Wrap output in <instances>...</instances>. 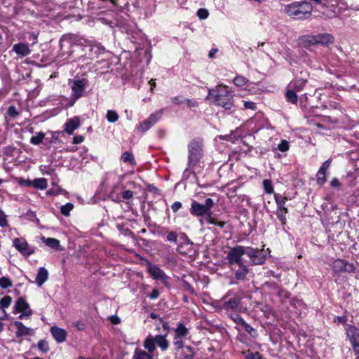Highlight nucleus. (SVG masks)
<instances>
[{
    "mask_svg": "<svg viewBox=\"0 0 359 359\" xmlns=\"http://www.w3.org/2000/svg\"><path fill=\"white\" fill-rule=\"evenodd\" d=\"M18 183L20 185H25L27 187L32 186V181H30L29 180H23L22 178L18 179Z\"/></svg>",
    "mask_w": 359,
    "mask_h": 359,
    "instance_id": "obj_57",
    "label": "nucleus"
},
{
    "mask_svg": "<svg viewBox=\"0 0 359 359\" xmlns=\"http://www.w3.org/2000/svg\"><path fill=\"white\" fill-rule=\"evenodd\" d=\"M245 359H265L258 352H251L250 351H247L243 353Z\"/></svg>",
    "mask_w": 359,
    "mask_h": 359,
    "instance_id": "obj_36",
    "label": "nucleus"
},
{
    "mask_svg": "<svg viewBox=\"0 0 359 359\" xmlns=\"http://www.w3.org/2000/svg\"><path fill=\"white\" fill-rule=\"evenodd\" d=\"M13 246L25 257H29L35 252V248L30 246L22 238H15Z\"/></svg>",
    "mask_w": 359,
    "mask_h": 359,
    "instance_id": "obj_7",
    "label": "nucleus"
},
{
    "mask_svg": "<svg viewBox=\"0 0 359 359\" xmlns=\"http://www.w3.org/2000/svg\"><path fill=\"white\" fill-rule=\"evenodd\" d=\"M13 50L20 57H25L30 54L31 50L29 45L27 43H19L15 44L13 47Z\"/></svg>",
    "mask_w": 359,
    "mask_h": 359,
    "instance_id": "obj_20",
    "label": "nucleus"
},
{
    "mask_svg": "<svg viewBox=\"0 0 359 359\" xmlns=\"http://www.w3.org/2000/svg\"><path fill=\"white\" fill-rule=\"evenodd\" d=\"M214 205L215 202L210 198H206L204 204H201L196 201L193 200L190 208V213L196 217L204 215L208 217V215H212L211 209Z\"/></svg>",
    "mask_w": 359,
    "mask_h": 359,
    "instance_id": "obj_5",
    "label": "nucleus"
},
{
    "mask_svg": "<svg viewBox=\"0 0 359 359\" xmlns=\"http://www.w3.org/2000/svg\"><path fill=\"white\" fill-rule=\"evenodd\" d=\"M163 110L151 114L148 118L140 123L137 126V130L142 133L147 131L161 118Z\"/></svg>",
    "mask_w": 359,
    "mask_h": 359,
    "instance_id": "obj_8",
    "label": "nucleus"
},
{
    "mask_svg": "<svg viewBox=\"0 0 359 359\" xmlns=\"http://www.w3.org/2000/svg\"><path fill=\"white\" fill-rule=\"evenodd\" d=\"M306 83V80L299 79L292 81L289 85L288 88H292L297 92L302 90Z\"/></svg>",
    "mask_w": 359,
    "mask_h": 359,
    "instance_id": "obj_23",
    "label": "nucleus"
},
{
    "mask_svg": "<svg viewBox=\"0 0 359 359\" xmlns=\"http://www.w3.org/2000/svg\"><path fill=\"white\" fill-rule=\"evenodd\" d=\"M133 197V192L130 190L124 191L122 194V198L125 200L130 199Z\"/></svg>",
    "mask_w": 359,
    "mask_h": 359,
    "instance_id": "obj_55",
    "label": "nucleus"
},
{
    "mask_svg": "<svg viewBox=\"0 0 359 359\" xmlns=\"http://www.w3.org/2000/svg\"><path fill=\"white\" fill-rule=\"evenodd\" d=\"M189 156H188V168L193 169L196 167L203 156V144L199 140H193L190 142L188 147Z\"/></svg>",
    "mask_w": 359,
    "mask_h": 359,
    "instance_id": "obj_3",
    "label": "nucleus"
},
{
    "mask_svg": "<svg viewBox=\"0 0 359 359\" xmlns=\"http://www.w3.org/2000/svg\"><path fill=\"white\" fill-rule=\"evenodd\" d=\"M121 160L124 163H129L131 165L135 164V160L132 153L126 151L121 157Z\"/></svg>",
    "mask_w": 359,
    "mask_h": 359,
    "instance_id": "obj_33",
    "label": "nucleus"
},
{
    "mask_svg": "<svg viewBox=\"0 0 359 359\" xmlns=\"http://www.w3.org/2000/svg\"><path fill=\"white\" fill-rule=\"evenodd\" d=\"M245 255V247L237 245L230 248L226 254V259L228 263L231 266L241 264L243 262L242 256Z\"/></svg>",
    "mask_w": 359,
    "mask_h": 359,
    "instance_id": "obj_6",
    "label": "nucleus"
},
{
    "mask_svg": "<svg viewBox=\"0 0 359 359\" xmlns=\"http://www.w3.org/2000/svg\"><path fill=\"white\" fill-rule=\"evenodd\" d=\"M188 334L189 330L185 327V325L182 323H178L177 327L175 330V337L184 338L187 337Z\"/></svg>",
    "mask_w": 359,
    "mask_h": 359,
    "instance_id": "obj_25",
    "label": "nucleus"
},
{
    "mask_svg": "<svg viewBox=\"0 0 359 359\" xmlns=\"http://www.w3.org/2000/svg\"><path fill=\"white\" fill-rule=\"evenodd\" d=\"M174 346L177 350L180 349L183 347V338L174 337Z\"/></svg>",
    "mask_w": 359,
    "mask_h": 359,
    "instance_id": "obj_49",
    "label": "nucleus"
},
{
    "mask_svg": "<svg viewBox=\"0 0 359 359\" xmlns=\"http://www.w3.org/2000/svg\"><path fill=\"white\" fill-rule=\"evenodd\" d=\"M110 320H111V323L114 325H117V324H119L121 323V320L118 317L116 316H112L111 318H110Z\"/></svg>",
    "mask_w": 359,
    "mask_h": 359,
    "instance_id": "obj_64",
    "label": "nucleus"
},
{
    "mask_svg": "<svg viewBox=\"0 0 359 359\" xmlns=\"http://www.w3.org/2000/svg\"><path fill=\"white\" fill-rule=\"evenodd\" d=\"M346 330L347 337H348L354 351L355 353H358V347L359 346L358 341V338L359 337L358 330L353 326L347 325L346 327Z\"/></svg>",
    "mask_w": 359,
    "mask_h": 359,
    "instance_id": "obj_13",
    "label": "nucleus"
},
{
    "mask_svg": "<svg viewBox=\"0 0 359 359\" xmlns=\"http://www.w3.org/2000/svg\"><path fill=\"white\" fill-rule=\"evenodd\" d=\"M37 346L40 351L43 353H47L49 351L48 344L45 340L39 341Z\"/></svg>",
    "mask_w": 359,
    "mask_h": 359,
    "instance_id": "obj_41",
    "label": "nucleus"
},
{
    "mask_svg": "<svg viewBox=\"0 0 359 359\" xmlns=\"http://www.w3.org/2000/svg\"><path fill=\"white\" fill-rule=\"evenodd\" d=\"M144 347L149 353H152L156 349V343L154 337L148 336L144 341Z\"/></svg>",
    "mask_w": 359,
    "mask_h": 359,
    "instance_id": "obj_26",
    "label": "nucleus"
},
{
    "mask_svg": "<svg viewBox=\"0 0 359 359\" xmlns=\"http://www.w3.org/2000/svg\"><path fill=\"white\" fill-rule=\"evenodd\" d=\"M159 296V292L156 289H154L151 294H149V297L152 299H156Z\"/></svg>",
    "mask_w": 359,
    "mask_h": 359,
    "instance_id": "obj_62",
    "label": "nucleus"
},
{
    "mask_svg": "<svg viewBox=\"0 0 359 359\" xmlns=\"http://www.w3.org/2000/svg\"><path fill=\"white\" fill-rule=\"evenodd\" d=\"M14 325L17 328L16 336L18 337L32 335L34 334V330L32 329L25 326L20 321H15Z\"/></svg>",
    "mask_w": 359,
    "mask_h": 359,
    "instance_id": "obj_19",
    "label": "nucleus"
},
{
    "mask_svg": "<svg viewBox=\"0 0 359 359\" xmlns=\"http://www.w3.org/2000/svg\"><path fill=\"white\" fill-rule=\"evenodd\" d=\"M79 40L77 39V37L75 36L71 35H65L63 36L60 41V46L61 50L65 51V48L70 47L72 45H76L77 41Z\"/></svg>",
    "mask_w": 359,
    "mask_h": 359,
    "instance_id": "obj_17",
    "label": "nucleus"
},
{
    "mask_svg": "<svg viewBox=\"0 0 359 359\" xmlns=\"http://www.w3.org/2000/svg\"><path fill=\"white\" fill-rule=\"evenodd\" d=\"M14 312H25L27 318L30 317L33 313L32 310L29 308V304L23 297L18 298L15 302Z\"/></svg>",
    "mask_w": 359,
    "mask_h": 359,
    "instance_id": "obj_14",
    "label": "nucleus"
},
{
    "mask_svg": "<svg viewBox=\"0 0 359 359\" xmlns=\"http://www.w3.org/2000/svg\"><path fill=\"white\" fill-rule=\"evenodd\" d=\"M240 303V300L237 297L231 298L226 300V297H224L222 300V309L225 310H234L237 309Z\"/></svg>",
    "mask_w": 359,
    "mask_h": 359,
    "instance_id": "obj_21",
    "label": "nucleus"
},
{
    "mask_svg": "<svg viewBox=\"0 0 359 359\" xmlns=\"http://www.w3.org/2000/svg\"><path fill=\"white\" fill-rule=\"evenodd\" d=\"M231 269L235 272V277L239 280H243L249 272L248 268L244 263L233 266Z\"/></svg>",
    "mask_w": 359,
    "mask_h": 359,
    "instance_id": "obj_16",
    "label": "nucleus"
},
{
    "mask_svg": "<svg viewBox=\"0 0 359 359\" xmlns=\"http://www.w3.org/2000/svg\"><path fill=\"white\" fill-rule=\"evenodd\" d=\"M72 326L76 327L79 330H83L86 327L85 323L81 320H77L73 323Z\"/></svg>",
    "mask_w": 359,
    "mask_h": 359,
    "instance_id": "obj_52",
    "label": "nucleus"
},
{
    "mask_svg": "<svg viewBox=\"0 0 359 359\" xmlns=\"http://www.w3.org/2000/svg\"><path fill=\"white\" fill-rule=\"evenodd\" d=\"M80 126V120L78 117L69 118L65 123V131L69 135H72L75 130Z\"/></svg>",
    "mask_w": 359,
    "mask_h": 359,
    "instance_id": "obj_18",
    "label": "nucleus"
},
{
    "mask_svg": "<svg viewBox=\"0 0 359 359\" xmlns=\"http://www.w3.org/2000/svg\"><path fill=\"white\" fill-rule=\"evenodd\" d=\"M45 244L53 248V249H55V250H57L58 248H59V245H60V241L56 239V238H43Z\"/></svg>",
    "mask_w": 359,
    "mask_h": 359,
    "instance_id": "obj_29",
    "label": "nucleus"
},
{
    "mask_svg": "<svg viewBox=\"0 0 359 359\" xmlns=\"http://www.w3.org/2000/svg\"><path fill=\"white\" fill-rule=\"evenodd\" d=\"M147 267L149 273L154 279L160 280L163 283L167 281L168 278V276L158 266L152 264L151 262H148Z\"/></svg>",
    "mask_w": 359,
    "mask_h": 359,
    "instance_id": "obj_10",
    "label": "nucleus"
},
{
    "mask_svg": "<svg viewBox=\"0 0 359 359\" xmlns=\"http://www.w3.org/2000/svg\"><path fill=\"white\" fill-rule=\"evenodd\" d=\"M297 91L292 88H288L286 92V98L287 100L292 104H296L297 102V95L296 93Z\"/></svg>",
    "mask_w": 359,
    "mask_h": 359,
    "instance_id": "obj_30",
    "label": "nucleus"
},
{
    "mask_svg": "<svg viewBox=\"0 0 359 359\" xmlns=\"http://www.w3.org/2000/svg\"><path fill=\"white\" fill-rule=\"evenodd\" d=\"M330 163H331V161L330 160H327L326 161H325L323 165H321V167L320 168V170H324L326 172V170L328 169V168L330 167Z\"/></svg>",
    "mask_w": 359,
    "mask_h": 359,
    "instance_id": "obj_61",
    "label": "nucleus"
},
{
    "mask_svg": "<svg viewBox=\"0 0 359 359\" xmlns=\"http://www.w3.org/2000/svg\"><path fill=\"white\" fill-rule=\"evenodd\" d=\"M243 105H244L245 109H252V110H255L256 109V104L253 102L244 101L243 102Z\"/></svg>",
    "mask_w": 359,
    "mask_h": 359,
    "instance_id": "obj_53",
    "label": "nucleus"
},
{
    "mask_svg": "<svg viewBox=\"0 0 359 359\" xmlns=\"http://www.w3.org/2000/svg\"><path fill=\"white\" fill-rule=\"evenodd\" d=\"M330 185H331L332 187L339 188L341 184H340V183H339V180H338L337 178H334V179H332V180L331 181V182H330Z\"/></svg>",
    "mask_w": 359,
    "mask_h": 359,
    "instance_id": "obj_63",
    "label": "nucleus"
},
{
    "mask_svg": "<svg viewBox=\"0 0 359 359\" xmlns=\"http://www.w3.org/2000/svg\"><path fill=\"white\" fill-rule=\"evenodd\" d=\"M181 207H182V203H181V202L176 201V202H175V203L172 205L171 208H172V211H173L174 212H177V211H178V210H179V209H180V208H181Z\"/></svg>",
    "mask_w": 359,
    "mask_h": 359,
    "instance_id": "obj_59",
    "label": "nucleus"
},
{
    "mask_svg": "<svg viewBox=\"0 0 359 359\" xmlns=\"http://www.w3.org/2000/svg\"><path fill=\"white\" fill-rule=\"evenodd\" d=\"M206 220H207L208 223L214 224V225H217V226H219L220 228H223L225 225L224 222L218 221L216 218L212 217V215H208V217H206Z\"/></svg>",
    "mask_w": 359,
    "mask_h": 359,
    "instance_id": "obj_37",
    "label": "nucleus"
},
{
    "mask_svg": "<svg viewBox=\"0 0 359 359\" xmlns=\"http://www.w3.org/2000/svg\"><path fill=\"white\" fill-rule=\"evenodd\" d=\"M313 6L307 1H296L285 6V12L294 20H306L310 18Z\"/></svg>",
    "mask_w": 359,
    "mask_h": 359,
    "instance_id": "obj_2",
    "label": "nucleus"
},
{
    "mask_svg": "<svg viewBox=\"0 0 359 359\" xmlns=\"http://www.w3.org/2000/svg\"><path fill=\"white\" fill-rule=\"evenodd\" d=\"M263 187L265 193L271 194L273 192V187L271 181L269 180H264L263 181Z\"/></svg>",
    "mask_w": 359,
    "mask_h": 359,
    "instance_id": "obj_39",
    "label": "nucleus"
},
{
    "mask_svg": "<svg viewBox=\"0 0 359 359\" xmlns=\"http://www.w3.org/2000/svg\"><path fill=\"white\" fill-rule=\"evenodd\" d=\"M332 267L336 273H341L344 272H352L353 271V265L347 262L344 259H336L332 263Z\"/></svg>",
    "mask_w": 359,
    "mask_h": 359,
    "instance_id": "obj_11",
    "label": "nucleus"
},
{
    "mask_svg": "<svg viewBox=\"0 0 359 359\" xmlns=\"http://www.w3.org/2000/svg\"><path fill=\"white\" fill-rule=\"evenodd\" d=\"M316 38L318 44L328 45L334 41V37L330 34H320Z\"/></svg>",
    "mask_w": 359,
    "mask_h": 359,
    "instance_id": "obj_24",
    "label": "nucleus"
},
{
    "mask_svg": "<svg viewBox=\"0 0 359 359\" xmlns=\"http://www.w3.org/2000/svg\"><path fill=\"white\" fill-rule=\"evenodd\" d=\"M72 93L70 95V104L72 106L76 101L84 96L86 89L88 85V81L86 79H74L69 81Z\"/></svg>",
    "mask_w": 359,
    "mask_h": 359,
    "instance_id": "obj_4",
    "label": "nucleus"
},
{
    "mask_svg": "<svg viewBox=\"0 0 359 359\" xmlns=\"http://www.w3.org/2000/svg\"><path fill=\"white\" fill-rule=\"evenodd\" d=\"M274 198L277 204V208H285V205L287 200V197H282L280 194H276Z\"/></svg>",
    "mask_w": 359,
    "mask_h": 359,
    "instance_id": "obj_35",
    "label": "nucleus"
},
{
    "mask_svg": "<svg viewBox=\"0 0 359 359\" xmlns=\"http://www.w3.org/2000/svg\"><path fill=\"white\" fill-rule=\"evenodd\" d=\"M238 199L241 202L245 201L248 205H250V198L248 196L245 195L238 196Z\"/></svg>",
    "mask_w": 359,
    "mask_h": 359,
    "instance_id": "obj_58",
    "label": "nucleus"
},
{
    "mask_svg": "<svg viewBox=\"0 0 359 359\" xmlns=\"http://www.w3.org/2000/svg\"><path fill=\"white\" fill-rule=\"evenodd\" d=\"M231 318L236 323L243 325L245 322L244 319L237 313H233L231 315Z\"/></svg>",
    "mask_w": 359,
    "mask_h": 359,
    "instance_id": "obj_47",
    "label": "nucleus"
},
{
    "mask_svg": "<svg viewBox=\"0 0 359 359\" xmlns=\"http://www.w3.org/2000/svg\"><path fill=\"white\" fill-rule=\"evenodd\" d=\"M50 331L53 337L57 343H62L66 340L67 333L65 330L53 326L50 328Z\"/></svg>",
    "mask_w": 359,
    "mask_h": 359,
    "instance_id": "obj_15",
    "label": "nucleus"
},
{
    "mask_svg": "<svg viewBox=\"0 0 359 359\" xmlns=\"http://www.w3.org/2000/svg\"><path fill=\"white\" fill-rule=\"evenodd\" d=\"M242 326L245 328V331L248 332L250 334L252 335L253 333H255V330L246 322H245Z\"/></svg>",
    "mask_w": 359,
    "mask_h": 359,
    "instance_id": "obj_54",
    "label": "nucleus"
},
{
    "mask_svg": "<svg viewBox=\"0 0 359 359\" xmlns=\"http://www.w3.org/2000/svg\"><path fill=\"white\" fill-rule=\"evenodd\" d=\"M7 226L8 222L6 219V215L2 210H0V226L6 227Z\"/></svg>",
    "mask_w": 359,
    "mask_h": 359,
    "instance_id": "obj_50",
    "label": "nucleus"
},
{
    "mask_svg": "<svg viewBox=\"0 0 359 359\" xmlns=\"http://www.w3.org/2000/svg\"><path fill=\"white\" fill-rule=\"evenodd\" d=\"M209 15L208 11L205 8H200L197 11V16L201 20L206 19Z\"/></svg>",
    "mask_w": 359,
    "mask_h": 359,
    "instance_id": "obj_46",
    "label": "nucleus"
},
{
    "mask_svg": "<svg viewBox=\"0 0 359 359\" xmlns=\"http://www.w3.org/2000/svg\"><path fill=\"white\" fill-rule=\"evenodd\" d=\"M133 359H151V355L142 350L136 348Z\"/></svg>",
    "mask_w": 359,
    "mask_h": 359,
    "instance_id": "obj_28",
    "label": "nucleus"
},
{
    "mask_svg": "<svg viewBox=\"0 0 359 359\" xmlns=\"http://www.w3.org/2000/svg\"><path fill=\"white\" fill-rule=\"evenodd\" d=\"M83 140H84V138L83 136L76 135V136H74L73 138V143L74 144H80V143L83 142Z\"/></svg>",
    "mask_w": 359,
    "mask_h": 359,
    "instance_id": "obj_60",
    "label": "nucleus"
},
{
    "mask_svg": "<svg viewBox=\"0 0 359 359\" xmlns=\"http://www.w3.org/2000/svg\"><path fill=\"white\" fill-rule=\"evenodd\" d=\"M48 272L44 267L39 268L36 277V283L39 286H41L48 279Z\"/></svg>",
    "mask_w": 359,
    "mask_h": 359,
    "instance_id": "obj_22",
    "label": "nucleus"
},
{
    "mask_svg": "<svg viewBox=\"0 0 359 359\" xmlns=\"http://www.w3.org/2000/svg\"><path fill=\"white\" fill-rule=\"evenodd\" d=\"M278 149L283 152L287 151L289 149V143L287 141L283 140L278 144Z\"/></svg>",
    "mask_w": 359,
    "mask_h": 359,
    "instance_id": "obj_48",
    "label": "nucleus"
},
{
    "mask_svg": "<svg viewBox=\"0 0 359 359\" xmlns=\"http://www.w3.org/2000/svg\"><path fill=\"white\" fill-rule=\"evenodd\" d=\"M248 82V79L242 76H237L233 79V83L237 86H244Z\"/></svg>",
    "mask_w": 359,
    "mask_h": 359,
    "instance_id": "obj_40",
    "label": "nucleus"
},
{
    "mask_svg": "<svg viewBox=\"0 0 359 359\" xmlns=\"http://www.w3.org/2000/svg\"><path fill=\"white\" fill-rule=\"evenodd\" d=\"M0 286L2 288H8L12 286V282L9 278L6 277H1L0 278Z\"/></svg>",
    "mask_w": 359,
    "mask_h": 359,
    "instance_id": "obj_44",
    "label": "nucleus"
},
{
    "mask_svg": "<svg viewBox=\"0 0 359 359\" xmlns=\"http://www.w3.org/2000/svg\"><path fill=\"white\" fill-rule=\"evenodd\" d=\"M326 172L324 171V170H320L318 171L317 172V183L318 184H323L326 180V177H325V175H326Z\"/></svg>",
    "mask_w": 359,
    "mask_h": 359,
    "instance_id": "obj_42",
    "label": "nucleus"
},
{
    "mask_svg": "<svg viewBox=\"0 0 359 359\" xmlns=\"http://www.w3.org/2000/svg\"><path fill=\"white\" fill-rule=\"evenodd\" d=\"M245 255L250 259L252 264H262L265 261V257L262 250L255 249L250 247H245Z\"/></svg>",
    "mask_w": 359,
    "mask_h": 359,
    "instance_id": "obj_9",
    "label": "nucleus"
},
{
    "mask_svg": "<svg viewBox=\"0 0 359 359\" xmlns=\"http://www.w3.org/2000/svg\"><path fill=\"white\" fill-rule=\"evenodd\" d=\"M287 213V209L285 208H277L276 215L278 219L281 222L283 225L286 224V215Z\"/></svg>",
    "mask_w": 359,
    "mask_h": 359,
    "instance_id": "obj_32",
    "label": "nucleus"
},
{
    "mask_svg": "<svg viewBox=\"0 0 359 359\" xmlns=\"http://www.w3.org/2000/svg\"><path fill=\"white\" fill-rule=\"evenodd\" d=\"M184 102H186L189 107H195L198 106V102L193 100L184 99Z\"/></svg>",
    "mask_w": 359,
    "mask_h": 359,
    "instance_id": "obj_56",
    "label": "nucleus"
},
{
    "mask_svg": "<svg viewBox=\"0 0 359 359\" xmlns=\"http://www.w3.org/2000/svg\"><path fill=\"white\" fill-rule=\"evenodd\" d=\"M45 138V133L39 132L36 135H34L30 139V143L34 145H39Z\"/></svg>",
    "mask_w": 359,
    "mask_h": 359,
    "instance_id": "obj_31",
    "label": "nucleus"
},
{
    "mask_svg": "<svg viewBox=\"0 0 359 359\" xmlns=\"http://www.w3.org/2000/svg\"><path fill=\"white\" fill-rule=\"evenodd\" d=\"M162 327L165 331V334L156 335L154 337V339L155 341L156 345H157L162 351H165L168 348L169 342L166 339V337L168 332L169 325L168 323H163L162 324Z\"/></svg>",
    "mask_w": 359,
    "mask_h": 359,
    "instance_id": "obj_12",
    "label": "nucleus"
},
{
    "mask_svg": "<svg viewBox=\"0 0 359 359\" xmlns=\"http://www.w3.org/2000/svg\"><path fill=\"white\" fill-rule=\"evenodd\" d=\"M106 118L109 123H115L118 121L119 116L116 111L108 110L107 111Z\"/></svg>",
    "mask_w": 359,
    "mask_h": 359,
    "instance_id": "obj_34",
    "label": "nucleus"
},
{
    "mask_svg": "<svg viewBox=\"0 0 359 359\" xmlns=\"http://www.w3.org/2000/svg\"><path fill=\"white\" fill-rule=\"evenodd\" d=\"M207 99L226 110L231 109L233 105V96L226 86H219L215 88L209 89Z\"/></svg>",
    "mask_w": 359,
    "mask_h": 359,
    "instance_id": "obj_1",
    "label": "nucleus"
},
{
    "mask_svg": "<svg viewBox=\"0 0 359 359\" xmlns=\"http://www.w3.org/2000/svg\"><path fill=\"white\" fill-rule=\"evenodd\" d=\"M12 302V298L10 296H4L0 300V308H8Z\"/></svg>",
    "mask_w": 359,
    "mask_h": 359,
    "instance_id": "obj_43",
    "label": "nucleus"
},
{
    "mask_svg": "<svg viewBox=\"0 0 359 359\" xmlns=\"http://www.w3.org/2000/svg\"><path fill=\"white\" fill-rule=\"evenodd\" d=\"M32 186L41 190L46 189L48 186L47 180L45 178H37L32 181Z\"/></svg>",
    "mask_w": 359,
    "mask_h": 359,
    "instance_id": "obj_27",
    "label": "nucleus"
},
{
    "mask_svg": "<svg viewBox=\"0 0 359 359\" xmlns=\"http://www.w3.org/2000/svg\"><path fill=\"white\" fill-rule=\"evenodd\" d=\"M74 205L71 203H67L64 205H62L60 208L61 213L65 216L69 215V212L72 210Z\"/></svg>",
    "mask_w": 359,
    "mask_h": 359,
    "instance_id": "obj_38",
    "label": "nucleus"
},
{
    "mask_svg": "<svg viewBox=\"0 0 359 359\" xmlns=\"http://www.w3.org/2000/svg\"><path fill=\"white\" fill-rule=\"evenodd\" d=\"M166 239L168 241L176 243L177 241V235L175 231H170L168 233Z\"/></svg>",
    "mask_w": 359,
    "mask_h": 359,
    "instance_id": "obj_51",
    "label": "nucleus"
},
{
    "mask_svg": "<svg viewBox=\"0 0 359 359\" xmlns=\"http://www.w3.org/2000/svg\"><path fill=\"white\" fill-rule=\"evenodd\" d=\"M304 42L308 45L318 44L316 35H310L305 36Z\"/></svg>",
    "mask_w": 359,
    "mask_h": 359,
    "instance_id": "obj_45",
    "label": "nucleus"
}]
</instances>
